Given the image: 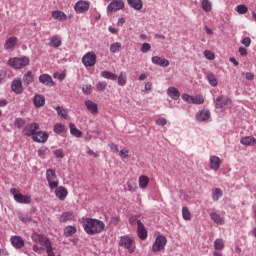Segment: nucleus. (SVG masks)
<instances>
[{"label":"nucleus","mask_w":256,"mask_h":256,"mask_svg":"<svg viewBox=\"0 0 256 256\" xmlns=\"http://www.w3.org/2000/svg\"><path fill=\"white\" fill-rule=\"evenodd\" d=\"M81 223L87 235H99V233L105 231V222L97 218L83 217Z\"/></svg>","instance_id":"obj_1"},{"label":"nucleus","mask_w":256,"mask_h":256,"mask_svg":"<svg viewBox=\"0 0 256 256\" xmlns=\"http://www.w3.org/2000/svg\"><path fill=\"white\" fill-rule=\"evenodd\" d=\"M31 239L34 243L32 250L35 253H41V251H45V249L52 245L51 240L43 234L33 232L31 234Z\"/></svg>","instance_id":"obj_2"},{"label":"nucleus","mask_w":256,"mask_h":256,"mask_svg":"<svg viewBox=\"0 0 256 256\" xmlns=\"http://www.w3.org/2000/svg\"><path fill=\"white\" fill-rule=\"evenodd\" d=\"M118 245L126 249L129 253H135V240L129 235L121 236Z\"/></svg>","instance_id":"obj_3"},{"label":"nucleus","mask_w":256,"mask_h":256,"mask_svg":"<svg viewBox=\"0 0 256 256\" xmlns=\"http://www.w3.org/2000/svg\"><path fill=\"white\" fill-rule=\"evenodd\" d=\"M46 181L51 191L59 187V178L57 177V173L55 172V169L50 168L46 170Z\"/></svg>","instance_id":"obj_4"},{"label":"nucleus","mask_w":256,"mask_h":256,"mask_svg":"<svg viewBox=\"0 0 256 256\" xmlns=\"http://www.w3.org/2000/svg\"><path fill=\"white\" fill-rule=\"evenodd\" d=\"M30 60L28 57H14V58H10L8 60V65L10 67H13V69H23V67H27V65H29Z\"/></svg>","instance_id":"obj_5"},{"label":"nucleus","mask_w":256,"mask_h":256,"mask_svg":"<svg viewBox=\"0 0 256 256\" xmlns=\"http://www.w3.org/2000/svg\"><path fill=\"white\" fill-rule=\"evenodd\" d=\"M10 193L13 195L14 201H16V203H20L22 205H31V196L19 193V190L16 188H11Z\"/></svg>","instance_id":"obj_6"},{"label":"nucleus","mask_w":256,"mask_h":256,"mask_svg":"<svg viewBox=\"0 0 256 256\" xmlns=\"http://www.w3.org/2000/svg\"><path fill=\"white\" fill-rule=\"evenodd\" d=\"M167 245V237L164 235H158L152 244V252L153 253H159L165 249Z\"/></svg>","instance_id":"obj_7"},{"label":"nucleus","mask_w":256,"mask_h":256,"mask_svg":"<svg viewBox=\"0 0 256 256\" xmlns=\"http://www.w3.org/2000/svg\"><path fill=\"white\" fill-rule=\"evenodd\" d=\"M82 63L84 67H94V65L97 63V55L95 52H87L82 57Z\"/></svg>","instance_id":"obj_8"},{"label":"nucleus","mask_w":256,"mask_h":256,"mask_svg":"<svg viewBox=\"0 0 256 256\" xmlns=\"http://www.w3.org/2000/svg\"><path fill=\"white\" fill-rule=\"evenodd\" d=\"M124 7L125 2L123 0H112L107 6V13H117V11H121Z\"/></svg>","instance_id":"obj_9"},{"label":"nucleus","mask_w":256,"mask_h":256,"mask_svg":"<svg viewBox=\"0 0 256 256\" xmlns=\"http://www.w3.org/2000/svg\"><path fill=\"white\" fill-rule=\"evenodd\" d=\"M89 7H91V3L85 0H79L74 5V11L78 14L87 13L89 11Z\"/></svg>","instance_id":"obj_10"},{"label":"nucleus","mask_w":256,"mask_h":256,"mask_svg":"<svg viewBox=\"0 0 256 256\" xmlns=\"http://www.w3.org/2000/svg\"><path fill=\"white\" fill-rule=\"evenodd\" d=\"M216 109H225L227 105H231V98L227 96L220 95L214 101Z\"/></svg>","instance_id":"obj_11"},{"label":"nucleus","mask_w":256,"mask_h":256,"mask_svg":"<svg viewBox=\"0 0 256 256\" xmlns=\"http://www.w3.org/2000/svg\"><path fill=\"white\" fill-rule=\"evenodd\" d=\"M11 91L15 95H21L23 93V80L21 78H16L12 81Z\"/></svg>","instance_id":"obj_12"},{"label":"nucleus","mask_w":256,"mask_h":256,"mask_svg":"<svg viewBox=\"0 0 256 256\" xmlns=\"http://www.w3.org/2000/svg\"><path fill=\"white\" fill-rule=\"evenodd\" d=\"M37 131H39V125L36 122L27 124L26 127L23 129V133L27 137H33V135L36 134Z\"/></svg>","instance_id":"obj_13"},{"label":"nucleus","mask_w":256,"mask_h":256,"mask_svg":"<svg viewBox=\"0 0 256 256\" xmlns=\"http://www.w3.org/2000/svg\"><path fill=\"white\" fill-rule=\"evenodd\" d=\"M38 81H39V83H41V85H45L46 87H54L55 86V82L53 81V78L49 74H41L38 77Z\"/></svg>","instance_id":"obj_14"},{"label":"nucleus","mask_w":256,"mask_h":256,"mask_svg":"<svg viewBox=\"0 0 256 256\" xmlns=\"http://www.w3.org/2000/svg\"><path fill=\"white\" fill-rule=\"evenodd\" d=\"M32 139L35 143H47V139H49V134L43 131H36V133L32 136Z\"/></svg>","instance_id":"obj_15"},{"label":"nucleus","mask_w":256,"mask_h":256,"mask_svg":"<svg viewBox=\"0 0 256 256\" xmlns=\"http://www.w3.org/2000/svg\"><path fill=\"white\" fill-rule=\"evenodd\" d=\"M55 189V195L59 201H65L67 199V195H69V191L65 186H57Z\"/></svg>","instance_id":"obj_16"},{"label":"nucleus","mask_w":256,"mask_h":256,"mask_svg":"<svg viewBox=\"0 0 256 256\" xmlns=\"http://www.w3.org/2000/svg\"><path fill=\"white\" fill-rule=\"evenodd\" d=\"M196 119L200 123H207L211 119V111L203 109L196 114Z\"/></svg>","instance_id":"obj_17"},{"label":"nucleus","mask_w":256,"mask_h":256,"mask_svg":"<svg viewBox=\"0 0 256 256\" xmlns=\"http://www.w3.org/2000/svg\"><path fill=\"white\" fill-rule=\"evenodd\" d=\"M19 43V39L15 36L8 38L4 43V49L6 51H13L17 44Z\"/></svg>","instance_id":"obj_18"},{"label":"nucleus","mask_w":256,"mask_h":256,"mask_svg":"<svg viewBox=\"0 0 256 256\" xmlns=\"http://www.w3.org/2000/svg\"><path fill=\"white\" fill-rule=\"evenodd\" d=\"M10 242L14 249H23L25 247V240L21 236H12Z\"/></svg>","instance_id":"obj_19"},{"label":"nucleus","mask_w":256,"mask_h":256,"mask_svg":"<svg viewBox=\"0 0 256 256\" xmlns=\"http://www.w3.org/2000/svg\"><path fill=\"white\" fill-rule=\"evenodd\" d=\"M151 62L153 65H158L159 67H169L170 62L167 58L159 57V56H153L151 58Z\"/></svg>","instance_id":"obj_20"},{"label":"nucleus","mask_w":256,"mask_h":256,"mask_svg":"<svg viewBox=\"0 0 256 256\" xmlns=\"http://www.w3.org/2000/svg\"><path fill=\"white\" fill-rule=\"evenodd\" d=\"M69 221H75V213L73 211L62 212L59 218V222L67 223Z\"/></svg>","instance_id":"obj_21"},{"label":"nucleus","mask_w":256,"mask_h":256,"mask_svg":"<svg viewBox=\"0 0 256 256\" xmlns=\"http://www.w3.org/2000/svg\"><path fill=\"white\" fill-rule=\"evenodd\" d=\"M210 169L212 171H219V167H221V158L219 156H210Z\"/></svg>","instance_id":"obj_22"},{"label":"nucleus","mask_w":256,"mask_h":256,"mask_svg":"<svg viewBox=\"0 0 256 256\" xmlns=\"http://www.w3.org/2000/svg\"><path fill=\"white\" fill-rule=\"evenodd\" d=\"M33 104H34V107H36L37 109H41V107H45V96L41 94L34 95Z\"/></svg>","instance_id":"obj_23"},{"label":"nucleus","mask_w":256,"mask_h":256,"mask_svg":"<svg viewBox=\"0 0 256 256\" xmlns=\"http://www.w3.org/2000/svg\"><path fill=\"white\" fill-rule=\"evenodd\" d=\"M167 95L170 99H173V101H177L179 97H181V92H179V89L172 86L167 89Z\"/></svg>","instance_id":"obj_24"},{"label":"nucleus","mask_w":256,"mask_h":256,"mask_svg":"<svg viewBox=\"0 0 256 256\" xmlns=\"http://www.w3.org/2000/svg\"><path fill=\"white\" fill-rule=\"evenodd\" d=\"M85 106L88 109V111L92 113V115H97V113H99V106L97 105V103L91 100H87L85 102Z\"/></svg>","instance_id":"obj_25"},{"label":"nucleus","mask_w":256,"mask_h":256,"mask_svg":"<svg viewBox=\"0 0 256 256\" xmlns=\"http://www.w3.org/2000/svg\"><path fill=\"white\" fill-rule=\"evenodd\" d=\"M137 235L141 241H145L147 239V229H145V224L143 222H139V226L137 228Z\"/></svg>","instance_id":"obj_26"},{"label":"nucleus","mask_w":256,"mask_h":256,"mask_svg":"<svg viewBox=\"0 0 256 256\" xmlns=\"http://www.w3.org/2000/svg\"><path fill=\"white\" fill-rule=\"evenodd\" d=\"M240 143L246 147H252L253 145H256V139L253 136H245L241 138Z\"/></svg>","instance_id":"obj_27"},{"label":"nucleus","mask_w":256,"mask_h":256,"mask_svg":"<svg viewBox=\"0 0 256 256\" xmlns=\"http://www.w3.org/2000/svg\"><path fill=\"white\" fill-rule=\"evenodd\" d=\"M35 81V75L33 74L32 71H28L24 74L23 76V83L26 87H29L31 83Z\"/></svg>","instance_id":"obj_28"},{"label":"nucleus","mask_w":256,"mask_h":256,"mask_svg":"<svg viewBox=\"0 0 256 256\" xmlns=\"http://www.w3.org/2000/svg\"><path fill=\"white\" fill-rule=\"evenodd\" d=\"M127 3L135 11L143 9V0H127Z\"/></svg>","instance_id":"obj_29"},{"label":"nucleus","mask_w":256,"mask_h":256,"mask_svg":"<svg viewBox=\"0 0 256 256\" xmlns=\"http://www.w3.org/2000/svg\"><path fill=\"white\" fill-rule=\"evenodd\" d=\"M52 17L56 21H67V14H65V12L60 10L52 11Z\"/></svg>","instance_id":"obj_30"},{"label":"nucleus","mask_w":256,"mask_h":256,"mask_svg":"<svg viewBox=\"0 0 256 256\" xmlns=\"http://www.w3.org/2000/svg\"><path fill=\"white\" fill-rule=\"evenodd\" d=\"M149 181L150 179L148 178L147 175H141L138 178V185L140 189H147L149 187Z\"/></svg>","instance_id":"obj_31"},{"label":"nucleus","mask_w":256,"mask_h":256,"mask_svg":"<svg viewBox=\"0 0 256 256\" xmlns=\"http://www.w3.org/2000/svg\"><path fill=\"white\" fill-rule=\"evenodd\" d=\"M210 217L216 225H225V218L221 217V215L217 214L216 212L210 213Z\"/></svg>","instance_id":"obj_32"},{"label":"nucleus","mask_w":256,"mask_h":256,"mask_svg":"<svg viewBox=\"0 0 256 256\" xmlns=\"http://www.w3.org/2000/svg\"><path fill=\"white\" fill-rule=\"evenodd\" d=\"M75 233H77V227L73 225H68L64 228V232H63L64 237H73Z\"/></svg>","instance_id":"obj_33"},{"label":"nucleus","mask_w":256,"mask_h":256,"mask_svg":"<svg viewBox=\"0 0 256 256\" xmlns=\"http://www.w3.org/2000/svg\"><path fill=\"white\" fill-rule=\"evenodd\" d=\"M100 75L101 77H103V79H109L110 81H117V74L111 71L104 70L101 72Z\"/></svg>","instance_id":"obj_34"},{"label":"nucleus","mask_w":256,"mask_h":256,"mask_svg":"<svg viewBox=\"0 0 256 256\" xmlns=\"http://www.w3.org/2000/svg\"><path fill=\"white\" fill-rule=\"evenodd\" d=\"M49 45H50V47H54V49H57L58 47H61V45H62L61 37L53 36L50 39Z\"/></svg>","instance_id":"obj_35"},{"label":"nucleus","mask_w":256,"mask_h":256,"mask_svg":"<svg viewBox=\"0 0 256 256\" xmlns=\"http://www.w3.org/2000/svg\"><path fill=\"white\" fill-rule=\"evenodd\" d=\"M207 81L211 87H217L219 85V81L217 80V77L213 73H208L207 74Z\"/></svg>","instance_id":"obj_36"},{"label":"nucleus","mask_w":256,"mask_h":256,"mask_svg":"<svg viewBox=\"0 0 256 256\" xmlns=\"http://www.w3.org/2000/svg\"><path fill=\"white\" fill-rule=\"evenodd\" d=\"M214 249L215 251H223V249H225V241L221 238H217L214 241Z\"/></svg>","instance_id":"obj_37"},{"label":"nucleus","mask_w":256,"mask_h":256,"mask_svg":"<svg viewBox=\"0 0 256 256\" xmlns=\"http://www.w3.org/2000/svg\"><path fill=\"white\" fill-rule=\"evenodd\" d=\"M117 79H118V85H120V87H125L127 85V73L120 72Z\"/></svg>","instance_id":"obj_38"},{"label":"nucleus","mask_w":256,"mask_h":256,"mask_svg":"<svg viewBox=\"0 0 256 256\" xmlns=\"http://www.w3.org/2000/svg\"><path fill=\"white\" fill-rule=\"evenodd\" d=\"M69 127H70V133L74 137H81V135H83V132H81V130L77 129V126H75V124L70 123Z\"/></svg>","instance_id":"obj_39"},{"label":"nucleus","mask_w":256,"mask_h":256,"mask_svg":"<svg viewBox=\"0 0 256 256\" xmlns=\"http://www.w3.org/2000/svg\"><path fill=\"white\" fill-rule=\"evenodd\" d=\"M223 197V190H221V188H216L213 192H212V199L213 201H219V199Z\"/></svg>","instance_id":"obj_40"},{"label":"nucleus","mask_w":256,"mask_h":256,"mask_svg":"<svg viewBox=\"0 0 256 256\" xmlns=\"http://www.w3.org/2000/svg\"><path fill=\"white\" fill-rule=\"evenodd\" d=\"M202 9L203 11H206V13H211L212 11V6H211V2H209V0H202Z\"/></svg>","instance_id":"obj_41"},{"label":"nucleus","mask_w":256,"mask_h":256,"mask_svg":"<svg viewBox=\"0 0 256 256\" xmlns=\"http://www.w3.org/2000/svg\"><path fill=\"white\" fill-rule=\"evenodd\" d=\"M205 103V98L203 96H192L193 105H203Z\"/></svg>","instance_id":"obj_42"},{"label":"nucleus","mask_w":256,"mask_h":256,"mask_svg":"<svg viewBox=\"0 0 256 256\" xmlns=\"http://www.w3.org/2000/svg\"><path fill=\"white\" fill-rule=\"evenodd\" d=\"M182 217L184 221H191V212L189 211V208L187 207L182 208Z\"/></svg>","instance_id":"obj_43"},{"label":"nucleus","mask_w":256,"mask_h":256,"mask_svg":"<svg viewBox=\"0 0 256 256\" xmlns=\"http://www.w3.org/2000/svg\"><path fill=\"white\" fill-rule=\"evenodd\" d=\"M121 51V43L115 42L110 45V53H119Z\"/></svg>","instance_id":"obj_44"},{"label":"nucleus","mask_w":256,"mask_h":256,"mask_svg":"<svg viewBox=\"0 0 256 256\" xmlns=\"http://www.w3.org/2000/svg\"><path fill=\"white\" fill-rule=\"evenodd\" d=\"M236 11L239 13V15H245V13L249 11V8L245 4H240L236 7Z\"/></svg>","instance_id":"obj_45"},{"label":"nucleus","mask_w":256,"mask_h":256,"mask_svg":"<svg viewBox=\"0 0 256 256\" xmlns=\"http://www.w3.org/2000/svg\"><path fill=\"white\" fill-rule=\"evenodd\" d=\"M56 112L59 115V117H62V119H67V110H65L63 107H56Z\"/></svg>","instance_id":"obj_46"},{"label":"nucleus","mask_w":256,"mask_h":256,"mask_svg":"<svg viewBox=\"0 0 256 256\" xmlns=\"http://www.w3.org/2000/svg\"><path fill=\"white\" fill-rule=\"evenodd\" d=\"M54 133H63V131H65V125H63L62 123H57L54 125Z\"/></svg>","instance_id":"obj_47"},{"label":"nucleus","mask_w":256,"mask_h":256,"mask_svg":"<svg viewBox=\"0 0 256 256\" xmlns=\"http://www.w3.org/2000/svg\"><path fill=\"white\" fill-rule=\"evenodd\" d=\"M130 225H137L139 227V223H142L141 220H139V216L134 215L129 218Z\"/></svg>","instance_id":"obj_48"},{"label":"nucleus","mask_w":256,"mask_h":256,"mask_svg":"<svg viewBox=\"0 0 256 256\" xmlns=\"http://www.w3.org/2000/svg\"><path fill=\"white\" fill-rule=\"evenodd\" d=\"M19 219L22 223H31V221H33L30 215H19Z\"/></svg>","instance_id":"obj_49"},{"label":"nucleus","mask_w":256,"mask_h":256,"mask_svg":"<svg viewBox=\"0 0 256 256\" xmlns=\"http://www.w3.org/2000/svg\"><path fill=\"white\" fill-rule=\"evenodd\" d=\"M204 57H206L208 59V61H213V59H215V53H213L210 50H205Z\"/></svg>","instance_id":"obj_50"},{"label":"nucleus","mask_w":256,"mask_h":256,"mask_svg":"<svg viewBox=\"0 0 256 256\" xmlns=\"http://www.w3.org/2000/svg\"><path fill=\"white\" fill-rule=\"evenodd\" d=\"M14 125L18 129H21V127H23V125H25V120H23V118H16L14 121Z\"/></svg>","instance_id":"obj_51"},{"label":"nucleus","mask_w":256,"mask_h":256,"mask_svg":"<svg viewBox=\"0 0 256 256\" xmlns=\"http://www.w3.org/2000/svg\"><path fill=\"white\" fill-rule=\"evenodd\" d=\"M96 89H98V91H105V89H107V82L105 81L98 82L96 85Z\"/></svg>","instance_id":"obj_52"},{"label":"nucleus","mask_w":256,"mask_h":256,"mask_svg":"<svg viewBox=\"0 0 256 256\" xmlns=\"http://www.w3.org/2000/svg\"><path fill=\"white\" fill-rule=\"evenodd\" d=\"M140 51H141L142 53H149V51H151V44H149V43H143L142 46H141Z\"/></svg>","instance_id":"obj_53"},{"label":"nucleus","mask_w":256,"mask_h":256,"mask_svg":"<svg viewBox=\"0 0 256 256\" xmlns=\"http://www.w3.org/2000/svg\"><path fill=\"white\" fill-rule=\"evenodd\" d=\"M54 156L56 157V159H63L65 157V154L63 153V149L55 150Z\"/></svg>","instance_id":"obj_54"},{"label":"nucleus","mask_w":256,"mask_h":256,"mask_svg":"<svg viewBox=\"0 0 256 256\" xmlns=\"http://www.w3.org/2000/svg\"><path fill=\"white\" fill-rule=\"evenodd\" d=\"M156 125H158L160 127H165V125H167V119H165V118H158L156 120Z\"/></svg>","instance_id":"obj_55"},{"label":"nucleus","mask_w":256,"mask_h":256,"mask_svg":"<svg viewBox=\"0 0 256 256\" xmlns=\"http://www.w3.org/2000/svg\"><path fill=\"white\" fill-rule=\"evenodd\" d=\"M47 148H41L38 150V155L39 157H41L42 159H45V156L47 155Z\"/></svg>","instance_id":"obj_56"},{"label":"nucleus","mask_w":256,"mask_h":256,"mask_svg":"<svg viewBox=\"0 0 256 256\" xmlns=\"http://www.w3.org/2000/svg\"><path fill=\"white\" fill-rule=\"evenodd\" d=\"M182 99H183V101H186V103H192L193 96H191L189 94H183Z\"/></svg>","instance_id":"obj_57"},{"label":"nucleus","mask_w":256,"mask_h":256,"mask_svg":"<svg viewBox=\"0 0 256 256\" xmlns=\"http://www.w3.org/2000/svg\"><path fill=\"white\" fill-rule=\"evenodd\" d=\"M108 146L110 147V151L112 153H119V147H117V144L111 143Z\"/></svg>","instance_id":"obj_58"},{"label":"nucleus","mask_w":256,"mask_h":256,"mask_svg":"<svg viewBox=\"0 0 256 256\" xmlns=\"http://www.w3.org/2000/svg\"><path fill=\"white\" fill-rule=\"evenodd\" d=\"M120 157L122 159H127V157H129V150L128 149H122L120 151Z\"/></svg>","instance_id":"obj_59"},{"label":"nucleus","mask_w":256,"mask_h":256,"mask_svg":"<svg viewBox=\"0 0 256 256\" xmlns=\"http://www.w3.org/2000/svg\"><path fill=\"white\" fill-rule=\"evenodd\" d=\"M242 45H244V47H251V38L245 37L242 40Z\"/></svg>","instance_id":"obj_60"},{"label":"nucleus","mask_w":256,"mask_h":256,"mask_svg":"<svg viewBox=\"0 0 256 256\" xmlns=\"http://www.w3.org/2000/svg\"><path fill=\"white\" fill-rule=\"evenodd\" d=\"M82 91L85 95H89L91 93V85H85L82 87Z\"/></svg>","instance_id":"obj_61"},{"label":"nucleus","mask_w":256,"mask_h":256,"mask_svg":"<svg viewBox=\"0 0 256 256\" xmlns=\"http://www.w3.org/2000/svg\"><path fill=\"white\" fill-rule=\"evenodd\" d=\"M87 153L91 156V157H95V159H97L99 157V152H94L93 150H91L90 148H88Z\"/></svg>","instance_id":"obj_62"},{"label":"nucleus","mask_w":256,"mask_h":256,"mask_svg":"<svg viewBox=\"0 0 256 256\" xmlns=\"http://www.w3.org/2000/svg\"><path fill=\"white\" fill-rule=\"evenodd\" d=\"M6 77H7V72L1 70L0 71V83H4Z\"/></svg>","instance_id":"obj_63"},{"label":"nucleus","mask_w":256,"mask_h":256,"mask_svg":"<svg viewBox=\"0 0 256 256\" xmlns=\"http://www.w3.org/2000/svg\"><path fill=\"white\" fill-rule=\"evenodd\" d=\"M119 221H120L119 217L114 216L111 218L110 223H111V225H118Z\"/></svg>","instance_id":"obj_64"}]
</instances>
